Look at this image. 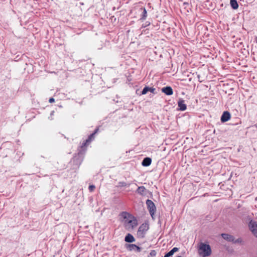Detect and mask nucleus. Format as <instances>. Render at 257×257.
Instances as JSON below:
<instances>
[{
  "instance_id": "nucleus-1",
  "label": "nucleus",
  "mask_w": 257,
  "mask_h": 257,
  "mask_svg": "<svg viewBox=\"0 0 257 257\" xmlns=\"http://www.w3.org/2000/svg\"><path fill=\"white\" fill-rule=\"evenodd\" d=\"M85 150L80 148L78 149V153L74 156L69 162V165L73 170H77L83 161Z\"/></svg>"
},
{
  "instance_id": "nucleus-2",
  "label": "nucleus",
  "mask_w": 257,
  "mask_h": 257,
  "mask_svg": "<svg viewBox=\"0 0 257 257\" xmlns=\"http://www.w3.org/2000/svg\"><path fill=\"white\" fill-rule=\"evenodd\" d=\"M199 253L203 257L209 256L211 254V248L208 244L201 242L199 246Z\"/></svg>"
},
{
  "instance_id": "nucleus-3",
  "label": "nucleus",
  "mask_w": 257,
  "mask_h": 257,
  "mask_svg": "<svg viewBox=\"0 0 257 257\" xmlns=\"http://www.w3.org/2000/svg\"><path fill=\"white\" fill-rule=\"evenodd\" d=\"M248 221L247 225L249 231L255 237H257V222L252 219L251 217L248 216L247 217Z\"/></svg>"
},
{
  "instance_id": "nucleus-4",
  "label": "nucleus",
  "mask_w": 257,
  "mask_h": 257,
  "mask_svg": "<svg viewBox=\"0 0 257 257\" xmlns=\"http://www.w3.org/2000/svg\"><path fill=\"white\" fill-rule=\"evenodd\" d=\"M149 229V224L147 223H144L141 224L137 231V236L140 238H143L145 237L147 231Z\"/></svg>"
},
{
  "instance_id": "nucleus-5",
  "label": "nucleus",
  "mask_w": 257,
  "mask_h": 257,
  "mask_svg": "<svg viewBox=\"0 0 257 257\" xmlns=\"http://www.w3.org/2000/svg\"><path fill=\"white\" fill-rule=\"evenodd\" d=\"M99 128L97 127L95 129L93 133L90 134L88 138L83 142L81 146L79 147L83 150L86 151V146L87 144L90 143L94 139V135L98 132Z\"/></svg>"
},
{
  "instance_id": "nucleus-6",
  "label": "nucleus",
  "mask_w": 257,
  "mask_h": 257,
  "mask_svg": "<svg viewBox=\"0 0 257 257\" xmlns=\"http://www.w3.org/2000/svg\"><path fill=\"white\" fill-rule=\"evenodd\" d=\"M138 225V220L134 216L125 223V228L127 230L134 229Z\"/></svg>"
},
{
  "instance_id": "nucleus-7",
  "label": "nucleus",
  "mask_w": 257,
  "mask_h": 257,
  "mask_svg": "<svg viewBox=\"0 0 257 257\" xmlns=\"http://www.w3.org/2000/svg\"><path fill=\"white\" fill-rule=\"evenodd\" d=\"M146 205L151 216L153 217L156 210L154 203L152 200L147 199L146 201Z\"/></svg>"
},
{
  "instance_id": "nucleus-8",
  "label": "nucleus",
  "mask_w": 257,
  "mask_h": 257,
  "mask_svg": "<svg viewBox=\"0 0 257 257\" xmlns=\"http://www.w3.org/2000/svg\"><path fill=\"white\" fill-rule=\"evenodd\" d=\"M119 216L123 219L124 226H125V223L127 222L129 219H131V218L132 219V217L134 216L131 214L126 211L121 212Z\"/></svg>"
},
{
  "instance_id": "nucleus-9",
  "label": "nucleus",
  "mask_w": 257,
  "mask_h": 257,
  "mask_svg": "<svg viewBox=\"0 0 257 257\" xmlns=\"http://www.w3.org/2000/svg\"><path fill=\"white\" fill-rule=\"evenodd\" d=\"M125 247L127 250L130 251L135 250L136 252H140L141 251V248L135 244H126Z\"/></svg>"
},
{
  "instance_id": "nucleus-10",
  "label": "nucleus",
  "mask_w": 257,
  "mask_h": 257,
  "mask_svg": "<svg viewBox=\"0 0 257 257\" xmlns=\"http://www.w3.org/2000/svg\"><path fill=\"white\" fill-rule=\"evenodd\" d=\"M226 91L225 93H227V87L229 86V84H230L231 85V87H228V95H231L233 92H234V88L232 87L233 85H235V84L234 82H233L231 80H226Z\"/></svg>"
},
{
  "instance_id": "nucleus-11",
  "label": "nucleus",
  "mask_w": 257,
  "mask_h": 257,
  "mask_svg": "<svg viewBox=\"0 0 257 257\" xmlns=\"http://www.w3.org/2000/svg\"><path fill=\"white\" fill-rule=\"evenodd\" d=\"M178 110L184 111L187 109V105L185 103V100L182 98H180L178 102Z\"/></svg>"
},
{
  "instance_id": "nucleus-12",
  "label": "nucleus",
  "mask_w": 257,
  "mask_h": 257,
  "mask_svg": "<svg viewBox=\"0 0 257 257\" xmlns=\"http://www.w3.org/2000/svg\"><path fill=\"white\" fill-rule=\"evenodd\" d=\"M162 92L164 93L167 95H171L173 93V89L171 86H167L163 87L161 89Z\"/></svg>"
},
{
  "instance_id": "nucleus-13",
  "label": "nucleus",
  "mask_w": 257,
  "mask_h": 257,
  "mask_svg": "<svg viewBox=\"0 0 257 257\" xmlns=\"http://www.w3.org/2000/svg\"><path fill=\"white\" fill-rule=\"evenodd\" d=\"M147 190L143 186L139 187L136 190V192L138 194H139L141 195H142V196L145 195L147 193Z\"/></svg>"
},
{
  "instance_id": "nucleus-14",
  "label": "nucleus",
  "mask_w": 257,
  "mask_h": 257,
  "mask_svg": "<svg viewBox=\"0 0 257 257\" xmlns=\"http://www.w3.org/2000/svg\"><path fill=\"white\" fill-rule=\"evenodd\" d=\"M124 241L128 243H132L135 241V238L132 234L127 233L124 237Z\"/></svg>"
},
{
  "instance_id": "nucleus-15",
  "label": "nucleus",
  "mask_w": 257,
  "mask_h": 257,
  "mask_svg": "<svg viewBox=\"0 0 257 257\" xmlns=\"http://www.w3.org/2000/svg\"><path fill=\"white\" fill-rule=\"evenodd\" d=\"M151 158L149 157H146L143 160L142 162V165L144 167H148L151 164Z\"/></svg>"
},
{
  "instance_id": "nucleus-16",
  "label": "nucleus",
  "mask_w": 257,
  "mask_h": 257,
  "mask_svg": "<svg viewBox=\"0 0 257 257\" xmlns=\"http://www.w3.org/2000/svg\"><path fill=\"white\" fill-rule=\"evenodd\" d=\"M140 10H141L143 12L141 15L140 20L141 21H144L146 19L147 17V12L145 8H141Z\"/></svg>"
},
{
  "instance_id": "nucleus-17",
  "label": "nucleus",
  "mask_w": 257,
  "mask_h": 257,
  "mask_svg": "<svg viewBox=\"0 0 257 257\" xmlns=\"http://www.w3.org/2000/svg\"><path fill=\"white\" fill-rule=\"evenodd\" d=\"M149 86H145V87L143 89V90L141 91H140V92H139V90H137L136 93L140 96L142 95H145L147 94L148 92H149Z\"/></svg>"
},
{
  "instance_id": "nucleus-18",
  "label": "nucleus",
  "mask_w": 257,
  "mask_h": 257,
  "mask_svg": "<svg viewBox=\"0 0 257 257\" xmlns=\"http://www.w3.org/2000/svg\"><path fill=\"white\" fill-rule=\"evenodd\" d=\"M230 5L233 10H236L238 8V4L237 0H230Z\"/></svg>"
},
{
  "instance_id": "nucleus-19",
  "label": "nucleus",
  "mask_w": 257,
  "mask_h": 257,
  "mask_svg": "<svg viewBox=\"0 0 257 257\" xmlns=\"http://www.w3.org/2000/svg\"><path fill=\"white\" fill-rule=\"evenodd\" d=\"M235 237L231 235H229L228 234L226 233V240L232 242V243L234 242Z\"/></svg>"
},
{
  "instance_id": "nucleus-20",
  "label": "nucleus",
  "mask_w": 257,
  "mask_h": 257,
  "mask_svg": "<svg viewBox=\"0 0 257 257\" xmlns=\"http://www.w3.org/2000/svg\"><path fill=\"white\" fill-rule=\"evenodd\" d=\"M234 244H243L244 241L241 237H239L237 239H234Z\"/></svg>"
},
{
  "instance_id": "nucleus-21",
  "label": "nucleus",
  "mask_w": 257,
  "mask_h": 257,
  "mask_svg": "<svg viewBox=\"0 0 257 257\" xmlns=\"http://www.w3.org/2000/svg\"><path fill=\"white\" fill-rule=\"evenodd\" d=\"M131 185L130 183H126L124 182H119L118 183V187H126V186H130Z\"/></svg>"
},
{
  "instance_id": "nucleus-22",
  "label": "nucleus",
  "mask_w": 257,
  "mask_h": 257,
  "mask_svg": "<svg viewBox=\"0 0 257 257\" xmlns=\"http://www.w3.org/2000/svg\"><path fill=\"white\" fill-rule=\"evenodd\" d=\"M149 92H151L153 95L156 94L157 93V92L156 91V89L154 87H149Z\"/></svg>"
},
{
  "instance_id": "nucleus-23",
  "label": "nucleus",
  "mask_w": 257,
  "mask_h": 257,
  "mask_svg": "<svg viewBox=\"0 0 257 257\" xmlns=\"http://www.w3.org/2000/svg\"><path fill=\"white\" fill-rule=\"evenodd\" d=\"M231 117V115L229 112L226 111V121H228Z\"/></svg>"
},
{
  "instance_id": "nucleus-24",
  "label": "nucleus",
  "mask_w": 257,
  "mask_h": 257,
  "mask_svg": "<svg viewBox=\"0 0 257 257\" xmlns=\"http://www.w3.org/2000/svg\"><path fill=\"white\" fill-rule=\"evenodd\" d=\"M181 2L183 3V6L184 7L185 9H186L187 7L189 6V3L188 2H183V0L181 1Z\"/></svg>"
},
{
  "instance_id": "nucleus-25",
  "label": "nucleus",
  "mask_w": 257,
  "mask_h": 257,
  "mask_svg": "<svg viewBox=\"0 0 257 257\" xmlns=\"http://www.w3.org/2000/svg\"><path fill=\"white\" fill-rule=\"evenodd\" d=\"M221 121L222 122H225V111H223L221 116Z\"/></svg>"
},
{
  "instance_id": "nucleus-26",
  "label": "nucleus",
  "mask_w": 257,
  "mask_h": 257,
  "mask_svg": "<svg viewBox=\"0 0 257 257\" xmlns=\"http://www.w3.org/2000/svg\"><path fill=\"white\" fill-rule=\"evenodd\" d=\"M95 188V186L94 185H89V188H88L90 192L93 191Z\"/></svg>"
},
{
  "instance_id": "nucleus-27",
  "label": "nucleus",
  "mask_w": 257,
  "mask_h": 257,
  "mask_svg": "<svg viewBox=\"0 0 257 257\" xmlns=\"http://www.w3.org/2000/svg\"><path fill=\"white\" fill-rule=\"evenodd\" d=\"M173 254L172 253V252L170 250L169 252L166 253L163 257H170L172 255H173Z\"/></svg>"
},
{
  "instance_id": "nucleus-28",
  "label": "nucleus",
  "mask_w": 257,
  "mask_h": 257,
  "mask_svg": "<svg viewBox=\"0 0 257 257\" xmlns=\"http://www.w3.org/2000/svg\"><path fill=\"white\" fill-rule=\"evenodd\" d=\"M150 24H151L150 22H146L145 23H144L142 25V28H145L149 26V25H150Z\"/></svg>"
},
{
  "instance_id": "nucleus-29",
  "label": "nucleus",
  "mask_w": 257,
  "mask_h": 257,
  "mask_svg": "<svg viewBox=\"0 0 257 257\" xmlns=\"http://www.w3.org/2000/svg\"><path fill=\"white\" fill-rule=\"evenodd\" d=\"M179 248L175 247H173L170 251L172 252L173 254H174L175 252L178 251Z\"/></svg>"
},
{
  "instance_id": "nucleus-30",
  "label": "nucleus",
  "mask_w": 257,
  "mask_h": 257,
  "mask_svg": "<svg viewBox=\"0 0 257 257\" xmlns=\"http://www.w3.org/2000/svg\"><path fill=\"white\" fill-rule=\"evenodd\" d=\"M150 255L152 256H154L156 255V251L155 250H151Z\"/></svg>"
},
{
  "instance_id": "nucleus-31",
  "label": "nucleus",
  "mask_w": 257,
  "mask_h": 257,
  "mask_svg": "<svg viewBox=\"0 0 257 257\" xmlns=\"http://www.w3.org/2000/svg\"><path fill=\"white\" fill-rule=\"evenodd\" d=\"M54 111H52L51 112V113H50V116L49 117V119H50V120H52L53 119V115H54Z\"/></svg>"
},
{
  "instance_id": "nucleus-32",
  "label": "nucleus",
  "mask_w": 257,
  "mask_h": 257,
  "mask_svg": "<svg viewBox=\"0 0 257 257\" xmlns=\"http://www.w3.org/2000/svg\"><path fill=\"white\" fill-rule=\"evenodd\" d=\"M49 101L50 103H53V102H55V99L53 97H51V98H50Z\"/></svg>"
},
{
  "instance_id": "nucleus-33",
  "label": "nucleus",
  "mask_w": 257,
  "mask_h": 257,
  "mask_svg": "<svg viewBox=\"0 0 257 257\" xmlns=\"http://www.w3.org/2000/svg\"><path fill=\"white\" fill-rule=\"evenodd\" d=\"M221 235L223 238L225 239V233H221Z\"/></svg>"
},
{
  "instance_id": "nucleus-34",
  "label": "nucleus",
  "mask_w": 257,
  "mask_h": 257,
  "mask_svg": "<svg viewBox=\"0 0 257 257\" xmlns=\"http://www.w3.org/2000/svg\"><path fill=\"white\" fill-rule=\"evenodd\" d=\"M255 42L257 43V37L255 38Z\"/></svg>"
},
{
  "instance_id": "nucleus-35",
  "label": "nucleus",
  "mask_w": 257,
  "mask_h": 257,
  "mask_svg": "<svg viewBox=\"0 0 257 257\" xmlns=\"http://www.w3.org/2000/svg\"><path fill=\"white\" fill-rule=\"evenodd\" d=\"M229 191L231 192V190H228V189L226 190V192H229ZM227 193H228V192H227Z\"/></svg>"
}]
</instances>
